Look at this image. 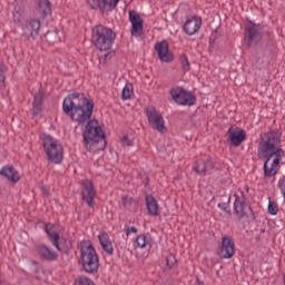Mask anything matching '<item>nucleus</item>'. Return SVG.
I'll use <instances>...</instances> for the list:
<instances>
[{
  "mask_svg": "<svg viewBox=\"0 0 285 285\" xmlns=\"http://www.w3.org/2000/svg\"><path fill=\"white\" fill-rule=\"evenodd\" d=\"M282 146V131L279 129H272L265 134L258 145L259 159H266L264 163L265 177H275L279 170V161L284 159V149Z\"/></svg>",
  "mask_w": 285,
  "mask_h": 285,
  "instance_id": "1",
  "label": "nucleus"
},
{
  "mask_svg": "<svg viewBox=\"0 0 285 285\" xmlns=\"http://www.w3.org/2000/svg\"><path fill=\"white\" fill-rule=\"evenodd\" d=\"M62 110L72 121L86 124L92 117L95 105L83 94H71L65 98Z\"/></svg>",
  "mask_w": 285,
  "mask_h": 285,
  "instance_id": "2",
  "label": "nucleus"
},
{
  "mask_svg": "<svg viewBox=\"0 0 285 285\" xmlns=\"http://www.w3.org/2000/svg\"><path fill=\"white\" fill-rule=\"evenodd\" d=\"M115 39H117V33L112 29L104 24H97L92 28L91 41L100 52L111 50Z\"/></svg>",
  "mask_w": 285,
  "mask_h": 285,
  "instance_id": "3",
  "label": "nucleus"
},
{
  "mask_svg": "<svg viewBox=\"0 0 285 285\" xmlns=\"http://www.w3.org/2000/svg\"><path fill=\"white\" fill-rule=\"evenodd\" d=\"M99 142L106 146V134L97 120H91L86 125L83 131L85 148L89 150V153H92V150H101V148L96 147Z\"/></svg>",
  "mask_w": 285,
  "mask_h": 285,
  "instance_id": "4",
  "label": "nucleus"
},
{
  "mask_svg": "<svg viewBox=\"0 0 285 285\" xmlns=\"http://www.w3.org/2000/svg\"><path fill=\"white\" fill-rule=\"evenodd\" d=\"M80 254L82 268H85L86 273H97L99 271V256L90 240L80 243Z\"/></svg>",
  "mask_w": 285,
  "mask_h": 285,
  "instance_id": "5",
  "label": "nucleus"
},
{
  "mask_svg": "<svg viewBox=\"0 0 285 285\" xmlns=\"http://www.w3.org/2000/svg\"><path fill=\"white\" fill-rule=\"evenodd\" d=\"M45 153L52 164L63 161V147L59 140L51 136L45 135L42 138Z\"/></svg>",
  "mask_w": 285,
  "mask_h": 285,
  "instance_id": "6",
  "label": "nucleus"
},
{
  "mask_svg": "<svg viewBox=\"0 0 285 285\" xmlns=\"http://www.w3.org/2000/svg\"><path fill=\"white\" fill-rule=\"evenodd\" d=\"M146 115L150 128H153L154 130H158V132H168L164 116H161V114H159V111H157L155 107H147Z\"/></svg>",
  "mask_w": 285,
  "mask_h": 285,
  "instance_id": "7",
  "label": "nucleus"
},
{
  "mask_svg": "<svg viewBox=\"0 0 285 285\" xmlns=\"http://www.w3.org/2000/svg\"><path fill=\"white\" fill-rule=\"evenodd\" d=\"M170 95L171 99L175 104H178V106H195V101H197L193 92L186 91V89L181 87L171 89Z\"/></svg>",
  "mask_w": 285,
  "mask_h": 285,
  "instance_id": "8",
  "label": "nucleus"
},
{
  "mask_svg": "<svg viewBox=\"0 0 285 285\" xmlns=\"http://www.w3.org/2000/svg\"><path fill=\"white\" fill-rule=\"evenodd\" d=\"M82 200L89 206V208H95V197H97V190L95 189V185L91 180L82 181Z\"/></svg>",
  "mask_w": 285,
  "mask_h": 285,
  "instance_id": "9",
  "label": "nucleus"
},
{
  "mask_svg": "<svg viewBox=\"0 0 285 285\" xmlns=\"http://www.w3.org/2000/svg\"><path fill=\"white\" fill-rule=\"evenodd\" d=\"M218 255L220 259H230L235 255V240H233V237L223 236Z\"/></svg>",
  "mask_w": 285,
  "mask_h": 285,
  "instance_id": "10",
  "label": "nucleus"
},
{
  "mask_svg": "<svg viewBox=\"0 0 285 285\" xmlns=\"http://www.w3.org/2000/svg\"><path fill=\"white\" fill-rule=\"evenodd\" d=\"M129 21L131 23V36L141 37L144 32V19H141V16L137 11H129Z\"/></svg>",
  "mask_w": 285,
  "mask_h": 285,
  "instance_id": "11",
  "label": "nucleus"
},
{
  "mask_svg": "<svg viewBox=\"0 0 285 285\" xmlns=\"http://www.w3.org/2000/svg\"><path fill=\"white\" fill-rule=\"evenodd\" d=\"M234 212L237 217H244L246 215V210H248V204H246V196H244L243 191H236L234 194Z\"/></svg>",
  "mask_w": 285,
  "mask_h": 285,
  "instance_id": "12",
  "label": "nucleus"
},
{
  "mask_svg": "<svg viewBox=\"0 0 285 285\" xmlns=\"http://www.w3.org/2000/svg\"><path fill=\"white\" fill-rule=\"evenodd\" d=\"M230 146H242L246 140V130L239 127H230L227 131Z\"/></svg>",
  "mask_w": 285,
  "mask_h": 285,
  "instance_id": "13",
  "label": "nucleus"
},
{
  "mask_svg": "<svg viewBox=\"0 0 285 285\" xmlns=\"http://www.w3.org/2000/svg\"><path fill=\"white\" fill-rule=\"evenodd\" d=\"M155 50H156L160 61H163V63H170V61H173V59H175L173 57V53H170V51L168 49V41H166V40L157 42L155 45Z\"/></svg>",
  "mask_w": 285,
  "mask_h": 285,
  "instance_id": "14",
  "label": "nucleus"
},
{
  "mask_svg": "<svg viewBox=\"0 0 285 285\" xmlns=\"http://www.w3.org/2000/svg\"><path fill=\"white\" fill-rule=\"evenodd\" d=\"M202 29V18L200 17H191L185 21L184 32H186L189 37L193 35H197Z\"/></svg>",
  "mask_w": 285,
  "mask_h": 285,
  "instance_id": "15",
  "label": "nucleus"
},
{
  "mask_svg": "<svg viewBox=\"0 0 285 285\" xmlns=\"http://www.w3.org/2000/svg\"><path fill=\"white\" fill-rule=\"evenodd\" d=\"M247 45L249 48H252V46H255L259 39H262V33L259 32V27L253 22H250L247 26Z\"/></svg>",
  "mask_w": 285,
  "mask_h": 285,
  "instance_id": "16",
  "label": "nucleus"
},
{
  "mask_svg": "<svg viewBox=\"0 0 285 285\" xmlns=\"http://www.w3.org/2000/svg\"><path fill=\"white\" fill-rule=\"evenodd\" d=\"M213 168H215V163H213V158L198 160L194 165V170L197 173V175H200V177L206 176V173H210Z\"/></svg>",
  "mask_w": 285,
  "mask_h": 285,
  "instance_id": "17",
  "label": "nucleus"
},
{
  "mask_svg": "<svg viewBox=\"0 0 285 285\" xmlns=\"http://www.w3.org/2000/svg\"><path fill=\"white\" fill-rule=\"evenodd\" d=\"M0 175L1 177H4V179H8V181H11V184H17L21 179L19 171H17V169L10 165L3 166L0 169Z\"/></svg>",
  "mask_w": 285,
  "mask_h": 285,
  "instance_id": "18",
  "label": "nucleus"
},
{
  "mask_svg": "<svg viewBox=\"0 0 285 285\" xmlns=\"http://www.w3.org/2000/svg\"><path fill=\"white\" fill-rule=\"evenodd\" d=\"M41 28V21L38 19L29 20L24 27V35L28 37H32V39H36L39 37V30Z\"/></svg>",
  "mask_w": 285,
  "mask_h": 285,
  "instance_id": "19",
  "label": "nucleus"
},
{
  "mask_svg": "<svg viewBox=\"0 0 285 285\" xmlns=\"http://www.w3.org/2000/svg\"><path fill=\"white\" fill-rule=\"evenodd\" d=\"M98 239L105 253H107L108 255H112V253H115V248L112 247V240H110V235H108V233H99Z\"/></svg>",
  "mask_w": 285,
  "mask_h": 285,
  "instance_id": "20",
  "label": "nucleus"
},
{
  "mask_svg": "<svg viewBox=\"0 0 285 285\" xmlns=\"http://www.w3.org/2000/svg\"><path fill=\"white\" fill-rule=\"evenodd\" d=\"M45 230L49 239H51L53 246H56L58 250H61V247H59V233H57V225L48 223L45 226Z\"/></svg>",
  "mask_w": 285,
  "mask_h": 285,
  "instance_id": "21",
  "label": "nucleus"
},
{
  "mask_svg": "<svg viewBox=\"0 0 285 285\" xmlns=\"http://www.w3.org/2000/svg\"><path fill=\"white\" fill-rule=\"evenodd\" d=\"M146 206L151 217H157V215H159V204L157 203V199L153 197V195L146 196Z\"/></svg>",
  "mask_w": 285,
  "mask_h": 285,
  "instance_id": "22",
  "label": "nucleus"
},
{
  "mask_svg": "<svg viewBox=\"0 0 285 285\" xmlns=\"http://www.w3.org/2000/svg\"><path fill=\"white\" fill-rule=\"evenodd\" d=\"M37 253L38 255H40V257H42V259H47L48 262H52L57 257V254L55 253V250L50 249L46 245L38 246Z\"/></svg>",
  "mask_w": 285,
  "mask_h": 285,
  "instance_id": "23",
  "label": "nucleus"
},
{
  "mask_svg": "<svg viewBox=\"0 0 285 285\" xmlns=\"http://www.w3.org/2000/svg\"><path fill=\"white\" fill-rule=\"evenodd\" d=\"M43 110V91L39 90L33 98V115H41Z\"/></svg>",
  "mask_w": 285,
  "mask_h": 285,
  "instance_id": "24",
  "label": "nucleus"
},
{
  "mask_svg": "<svg viewBox=\"0 0 285 285\" xmlns=\"http://www.w3.org/2000/svg\"><path fill=\"white\" fill-rule=\"evenodd\" d=\"M136 244L138 248H148L153 244V238L148 237L146 234H140L136 238Z\"/></svg>",
  "mask_w": 285,
  "mask_h": 285,
  "instance_id": "25",
  "label": "nucleus"
},
{
  "mask_svg": "<svg viewBox=\"0 0 285 285\" xmlns=\"http://www.w3.org/2000/svg\"><path fill=\"white\" fill-rule=\"evenodd\" d=\"M132 95H135V87L132 83L126 82L125 87L122 88L121 99L124 101H128Z\"/></svg>",
  "mask_w": 285,
  "mask_h": 285,
  "instance_id": "26",
  "label": "nucleus"
},
{
  "mask_svg": "<svg viewBox=\"0 0 285 285\" xmlns=\"http://www.w3.org/2000/svg\"><path fill=\"white\" fill-rule=\"evenodd\" d=\"M120 0H102V10L107 12H112L117 6H119Z\"/></svg>",
  "mask_w": 285,
  "mask_h": 285,
  "instance_id": "27",
  "label": "nucleus"
},
{
  "mask_svg": "<svg viewBox=\"0 0 285 285\" xmlns=\"http://www.w3.org/2000/svg\"><path fill=\"white\" fill-rule=\"evenodd\" d=\"M88 6L91 10H100L101 12H108L107 9H104V0H88Z\"/></svg>",
  "mask_w": 285,
  "mask_h": 285,
  "instance_id": "28",
  "label": "nucleus"
},
{
  "mask_svg": "<svg viewBox=\"0 0 285 285\" xmlns=\"http://www.w3.org/2000/svg\"><path fill=\"white\" fill-rule=\"evenodd\" d=\"M39 10L42 14H50V0H40Z\"/></svg>",
  "mask_w": 285,
  "mask_h": 285,
  "instance_id": "29",
  "label": "nucleus"
},
{
  "mask_svg": "<svg viewBox=\"0 0 285 285\" xmlns=\"http://www.w3.org/2000/svg\"><path fill=\"white\" fill-rule=\"evenodd\" d=\"M8 69L6 68L4 63L0 62V88H6V71Z\"/></svg>",
  "mask_w": 285,
  "mask_h": 285,
  "instance_id": "30",
  "label": "nucleus"
},
{
  "mask_svg": "<svg viewBox=\"0 0 285 285\" xmlns=\"http://www.w3.org/2000/svg\"><path fill=\"white\" fill-rule=\"evenodd\" d=\"M180 62L184 72H188V70H190V62H188V57H186V55L183 53L180 56Z\"/></svg>",
  "mask_w": 285,
  "mask_h": 285,
  "instance_id": "31",
  "label": "nucleus"
},
{
  "mask_svg": "<svg viewBox=\"0 0 285 285\" xmlns=\"http://www.w3.org/2000/svg\"><path fill=\"white\" fill-rule=\"evenodd\" d=\"M75 285H95V282L86 276H81L76 281Z\"/></svg>",
  "mask_w": 285,
  "mask_h": 285,
  "instance_id": "32",
  "label": "nucleus"
},
{
  "mask_svg": "<svg viewBox=\"0 0 285 285\" xmlns=\"http://www.w3.org/2000/svg\"><path fill=\"white\" fill-rule=\"evenodd\" d=\"M166 264H167L168 268H175V266L177 264V258L175 257V255L169 254L166 257Z\"/></svg>",
  "mask_w": 285,
  "mask_h": 285,
  "instance_id": "33",
  "label": "nucleus"
},
{
  "mask_svg": "<svg viewBox=\"0 0 285 285\" xmlns=\"http://www.w3.org/2000/svg\"><path fill=\"white\" fill-rule=\"evenodd\" d=\"M268 213H269V215H277V213H279V208L277 207V203L269 200V203H268Z\"/></svg>",
  "mask_w": 285,
  "mask_h": 285,
  "instance_id": "34",
  "label": "nucleus"
},
{
  "mask_svg": "<svg viewBox=\"0 0 285 285\" xmlns=\"http://www.w3.org/2000/svg\"><path fill=\"white\" fill-rule=\"evenodd\" d=\"M122 204H124L125 208L130 209V208H132L135 200L132 199V197L124 196Z\"/></svg>",
  "mask_w": 285,
  "mask_h": 285,
  "instance_id": "35",
  "label": "nucleus"
},
{
  "mask_svg": "<svg viewBox=\"0 0 285 285\" xmlns=\"http://www.w3.org/2000/svg\"><path fill=\"white\" fill-rule=\"evenodd\" d=\"M122 146H132V139H130L128 136H124L121 139Z\"/></svg>",
  "mask_w": 285,
  "mask_h": 285,
  "instance_id": "36",
  "label": "nucleus"
},
{
  "mask_svg": "<svg viewBox=\"0 0 285 285\" xmlns=\"http://www.w3.org/2000/svg\"><path fill=\"white\" fill-rule=\"evenodd\" d=\"M13 21H16V23H21V12L19 11L13 12Z\"/></svg>",
  "mask_w": 285,
  "mask_h": 285,
  "instance_id": "37",
  "label": "nucleus"
},
{
  "mask_svg": "<svg viewBox=\"0 0 285 285\" xmlns=\"http://www.w3.org/2000/svg\"><path fill=\"white\" fill-rule=\"evenodd\" d=\"M135 235V234H137V227H135V226H132V227H127L126 228V235L128 236V235Z\"/></svg>",
  "mask_w": 285,
  "mask_h": 285,
  "instance_id": "38",
  "label": "nucleus"
},
{
  "mask_svg": "<svg viewBox=\"0 0 285 285\" xmlns=\"http://www.w3.org/2000/svg\"><path fill=\"white\" fill-rule=\"evenodd\" d=\"M104 148H106V145L104 146V144H102V147H100V150H104Z\"/></svg>",
  "mask_w": 285,
  "mask_h": 285,
  "instance_id": "39",
  "label": "nucleus"
}]
</instances>
